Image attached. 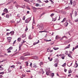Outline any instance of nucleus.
<instances>
[{
    "label": "nucleus",
    "instance_id": "obj_16",
    "mask_svg": "<svg viewBox=\"0 0 78 78\" xmlns=\"http://www.w3.org/2000/svg\"><path fill=\"white\" fill-rule=\"evenodd\" d=\"M16 7L17 8H18L19 7L21 8V6L17 4L16 5Z\"/></svg>",
    "mask_w": 78,
    "mask_h": 78
},
{
    "label": "nucleus",
    "instance_id": "obj_28",
    "mask_svg": "<svg viewBox=\"0 0 78 78\" xmlns=\"http://www.w3.org/2000/svg\"><path fill=\"white\" fill-rule=\"evenodd\" d=\"M74 13H75V17H76V16H77V12H76V11H75Z\"/></svg>",
    "mask_w": 78,
    "mask_h": 78
},
{
    "label": "nucleus",
    "instance_id": "obj_40",
    "mask_svg": "<svg viewBox=\"0 0 78 78\" xmlns=\"http://www.w3.org/2000/svg\"><path fill=\"white\" fill-rule=\"evenodd\" d=\"M32 9H33L34 10H36V9H37V8H36L35 7H32Z\"/></svg>",
    "mask_w": 78,
    "mask_h": 78
},
{
    "label": "nucleus",
    "instance_id": "obj_37",
    "mask_svg": "<svg viewBox=\"0 0 78 78\" xmlns=\"http://www.w3.org/2000/svg\"><path fill=\"white\" fill-rule=\"evenodd\" d=\"M6 18H9V15H6Z\"/></svg>",
    "mask_w": 78,
    "mask_h": 78
},
{
    "label": "nucleus",
    "instance_id": "obj_18",
    "mask_svg": "<svg viewBox=\"0 0 78 78\" xmlns=\"http://www.w3.org/2000/svg\"><path fill=\"white\" fill-rule=\"evenodd\" d=\"M26 37V34H23L22 35V38H23V37Z\"/></svg>",
    "mask_w": 78,
    "mask_h": 78
},
{
    "label": "nucleus",
    "instance_id": "obj_51",
    "mask_svg": "<svg viewBox=\"0 0 78 78\" xmlns=\"http://www.w3.org/2000/svg\"><path fill=\"white\" fill-rule=\"evenodd\" d=\"M4 69H3V68L1 67V68L0 69V70H3Z\"/></svg>",
    "mask_w": 78,
    "mask_h": 78
},
{
    "label": "nucleus",
    "instance_id": "obj_5",
    "mask_svg": "<svg viewBox=\"0 0 78 78\" xmlns=\"http://www.w3.org/2000/svg\"><path fill=\"white\" fill-rule=\"evenodd\" d=\"M10 34H11V36L13 35L14 34V31H12L10 32Z\"/></svg>",
    "mask_w": 78,
    "mask_h": 78
},
{
    "label": "nucleus",
    "instance_id": "obj_57",
    "mask_svg": "<svg viewBox=\"0 0 78 78\" xmlns=\"http://www.w3.org/2000/svg\"><path fill=\"white\" fill-rule=\"evenodd\" d=\"M44 2H46V3H48V0L44 1Z\"/></svg>",
    "mask_w": 78,
    "mask_h": 78
},
{
    "label": "nucleus",
    "instance_id": "obj_17",
    "mask_svg": "<svg viewBox=\"0 0 78 78\" xmlns=\"http://www.w3.org/2000/svg\"><path fill=\"white\" fill-rule=\"evenodd\" d=\"M17 41L18 42H20L21 41V38L19 37L17 39Z\"/></svg>",
    "mask_w": 78,
    "mask_h": 78
},
{
    "label": "nucleus",
    "instance_id": "obj_19",
    "mask_svg": "<svg viewBox=\"0 0 78 78\" xmlns=\"http://www.w3.org/2000/svg\"><path fill=\"white\" fill-rule=\"evenodd\" d=\"M70 8V6H68V7H66L65 8V9H69Z\"/></svg>",
    "mask_w": 78,
    "mask_h": 78
},
{
    "label": "nucleus",
    "instance_id": "obj_47",
    "mask_svg": "<svg viewBox=\"0 0 78 78\" xmlns=\"http://www.w3.org/2000/svg\"><path fill=\"white\" fill-rule=\"evenodd\" d=\"M8 51L7 53H11V51L10 50H7Z\"/></svg>",
    "mask_w": 78,
    "mask_h": 78
},
{
    "label": "nucleus",
    "instance_id": "obj_33",
    "mask_svg": "<svg viewBox=\"0 0 78 78\" xmlns=\"http://www.w3.org/2000/svg\"><path fill=\"white\" fill-rule=\"evenodd\" d=\"M68 51H66V52H65V55H69V54H68Z\"/></svg>",
    "mask_w": 78,
    "mask_h": 78
},
{
    "label": "nucleus",
    "instance_id": "obj_50",
    "mask_svg": "<svg viewBox=\"0 0 78 78\" xmlns=\"http://www.w3.org/2000/svg\"><path fill=\"white\" fill-rule=\"evenodd\" d=\"M26 42V41H24V40L23 41V42L22 43V44H24V43H25V42Z\"/></svg>",
    "mask_w": 78,
    "mask_h": 78
},
{
    "label": "nucleus",
    "instance_id": "obj_52",
    "mask_svg": "<svg viewBox=\"0 0 78 78\" xmlns=\"http://www.w3.org/2000/svg\"><path fill=\"white\" fill-rule=\"evenodd\" d=\"M43 32H44V33H48V32L46 30L43 31Z\"/></svg>",
    "mask_w": 78,
    "mask_h": 78
},
{
    "label": "nucleus",
    "instance_id": "obj_54",
    "mask_svg": "<svg viewBox=\"0 0 78 78\" xmlns=\"http://www.w3.org/2000/svg\"><path fill=\"white\" fill-rule=\"evenodd\" d=\"M72 14H73V12L70 13V15L71 16V17H72Z\"/></svg>",
    "mask_w": 78,
    "mask_h": 78
},
{
    "label": "nucleus",
    "instance_id": "obj_35",
    "mask_svg": "<svg viewBox=\"0 0 78 78\" xmlns=\"http://www.w3.org/2000/svg\"><path fill=\"white\" fill-rule=\"evenodd\" d=\"M72 72V70L71 69H69V73H70Z\"/></svg>",
    "mask_w": 78,
    "mask_h": 78
},
{
    "label": "nucleus",
    "instance_id": "obj_24",
    "mask_svg": "<svg viewBox=\"0 0 78 78\" xmlns=\"http://www.w3.org/2000/svg\"><path fill=\"white\" fill-rule=\"evenodd\" d=\"M56 19H57V17H55V18L53 19V20L54 21V22H55V21H56Z\"/></svg>",
    "mask_w": 78,
    "mask_h": 78
},
{
    "label": "nucleus",
    "instance_id": "obj_25",
    "mask_svg": "<svg viewBox=\"0 0 78 78\" xmlns=\"http://www.w3.org/2000/svg\"><path fill=\"white\" fill-rule=\"evenodd\" d=\"M39 28L40 30H42L44 29V27H40Z\"/></svg>",
    "mask_w": 78,
    "mask_h": 78
},
{
    "label": "nucleus",
    "instance_id": "obj_32",
    "mask_svg": "<svg viewBox=\"0 0 78 78\" xmlns=\"http://www.w3.org/2000/svg\"><path fill=\"white\" fill-rule=\"evenodd\" d=\"M40 70L41 71H39V73H42V72H43V69H40Z\"/></svg>",
    "mask_w": 78,
    "mask_h": 78
},
{
    "label": "nucleus",
    "instance_id": "obj_48",
    "mask_svg": "<svg viewBox=\"0 0 78 78\" xmlns=\"http://www.w3.org/2000/svg\"><path fill=\"white\" fill-rule=\"evenodd\" d=\"M28 27H27V26L26 27V28L25 29V31H27V30H28Z\"/></svg>",
    "mask_w": 78,
    "mask_h": 78
},
{
    "label": "nucleus",
    "instance_id": "obj_36",
    "mask_svg": "<svg viewBox=\"0 0 78 78\" xmlns=\"http://www.w3.org/2000/svg\"><path fill=\"white\" fill-rule=\"evenodd\" d=\"M25 64H26V66H28V62H25Z\"/></svg>",
    "mask_w": 78,
    "mask_h": 78
},
{
    "label": "nucleus",
    "instance_id": "obj_64",
    "mask_svg": "<svg viewBox=\"0 0 78 78\" xmlns=\"http://www.w3.org/2000/svg\"><path fill=\"white\" fill-rule=\"evenodd\" d=\"M50 50L49 49H47V51H50Z\"/></svg>",
    "mask_w": 78,
    "mask_h": 78
},
{
    "label": "nucleus",
    "instance_id": "obj_42",
    "mask_svg": "<svg viewBox=\"0 0 78 78\" xmlns=\"http://www.w3.org/2000/svg\"><path fill=\"white\" fill-rule=\"evenodd\" d=\"M24 1L26 2H29V3L30 2V0H24Z\"/></svg>",
    "mask_w": 78,
    "mask_h": 78
},
{
    "label": "nucleus",
    "instance_id": "obj_62",
    "mask_svg": "<svg viewBox=\"0 0 78 78\" xmlns=\"http://www.w3.org/2000/svg\"><path fill=\"white\" fill-rule=\"evenodd\" d=\"M73 64V63L72 62V63L70 64V65L69 66H68L69 67H70V66H72V65Z\"/></svg>",
    "mask_w": 78,
    "mask_h": 78
},
{
    "label": "nucleus",
    "instance_id": "obj_45",
    "mask_svg": "<svg viewBox=\"0 0 78 78\" xmlns=\"http://www.w3.org/2000/svg\"><path fill=\"white\" fill-rule=\"evenodd\" d=\"M5 73V72H2L1 73H0V75H1V74H2V75H3Z\"/></svg>",
    "mask_w": 78,
    "mask_h": 78
},
{
    "label": "nucleus",
    "instance_id": "obj_8",
    "mask_svg": "<svg viewBox=\"0 0 78 78\" xmlns=\"http://www.w3.org/2000/svg\"><path fill=\"white\" fill-rule=\"evenodd\" d=\"M64 25L65 27H67L68 25H69V23L67 22H66L65 23Z\"/></svg>",
    "mask_w": 78,
    "mask_h": 78
},
{
    "label": "nucleus",
    "instance_id": "obj_1",
    "mask_svg": "<svg viewBox=\"0 0 78 78\" xmlns=\"http://www.w3.org/2000/svg\"><path fill=\"white\" fill-rule=\"evenodd\" d=\"M31 20V18H28L25 20V23H28Z\"/></svg>",
    "mask_w": 78,
    "mask_h": 78
},
{
    "label": "nucleus",
    "instance_id": "obj_13",
    "mask_svg": "<svg viewBox=\"0 0 78 78\" xmlns=\"http://www.w3.org/2000/svg\"><path fill=\"white\" fill-rule=\"evenodd\" d=\"M4 12H6V13H7V12H8V9H4Z\"/></svg>",
    "mask_w": 78,
    "mask_h": 78
},
{
    "label": "nucleus",
    "instance_id": "obj_22",
    "mask_svg": "<svg viewBox=\"0 0 78 78\" xmlns=\"http://www.w3.org/2000/svg\"><path fill=\"white\" fill-rule=\"evenodd\" d=\"M20 59H23V60H24V57H23V56H21L20 57Z\"/></svg>",
    "mask_w": 78,
    "mask_h": 78
},
{
    "label": "nucleus",
    "instance_id": "obj_23",
    "mask_svg": "<svg viewBox=\"0 0 78 78\" xmlns=\"http://www.w3.org/2000/svg\"><path fill=\"white\" fill-rule=\"evenodd\" d=\"M43 64H43V62H41L40 63V66H41L43 65Z\"/></svg>",
    "mask_w": 78,
    "mask_h": 78
},
{
    "label": "nucleus",
    "instance_id": "obj_63",
    "mask_svg": "<svg viewBox=\"0 0 78 78\" xmlns=\"http://www.w3.org/2000/svg\"><path fill=\"white\" fill-rule=\"evenodd\" d=\"M22 76H23V77H25V75L23 74Z\"/></svg>",
    "mask_w": 78,
    "mask_h": 78
},
{
    "label": "nucleus",
    "instance_id": "obj_29",
    "mask_svg": "<svg viewBox=\"0 0 78 78\" xmlns=\"http://www.w3.org/2000/svg\"><path fill=\"white\" fill-rule=\"evenodd\" d=\"M66 63H65L64 64H63L62 66V67H65L66 66Z\"/></svg>",
    "mask_w": 78,
    "mask_h": 78
},
{
    "label": "nucleus",
    "instance_id": "obj_58",
    "mask_svg": "<svg viewBox=\"0 0 78 78\" xmlns=\"http://www.w3.org/2000/svg\"><path fill=\"white\" fill-rule=\"evenodd\" d=\"M27 9H29V10H30V7H27Z\"/></svg>",
    "mask_w": 78,
    "mask_h": 78
},
{
    "label": "nucleus",
    "instance_id": "obj_43",
    "mask_svg": "<svg viewBox=\"0 0 78 78\" xmlns=\"http://www.w3.org/2000/svg\"><path fill=\"white\" fill-rule=\"evenodd\" d=\"M10 67H11V68H14L15 67V66L14 65H12L10 66Z\"/></svg>",
    "mask_w": 78,
    "mask_h": 78
},
{
    "label": "nucleus",
    "instance_id": "obj_3",
    "mask_svg": "<svg viewBox=\"0 0 78 78\" xmlns=\"http://www.w3.org/2000/svg\"><path fill=\"white\" fill-rule=\"evenodd\" d=\"M7 39L9 42H10L11 41V37H8L7 38Z\"/></svg>",
    "mask_w": 78,
    "mask_h": 78
},
{
    "label": "nucleus",
    "instance_id": "obj_31",
    "mask_svg": "<svg viewBox=\"0 0 78 78\" xmlns=\"http://www.w3.org/2000/svg\"><path fill=\"white\" fill-rule=\"evenodd\" d=\"M37 2L38 3H42V2H41V0H37Z\"/></svg>",
    "mask_w": 78,
    "mask_h": 78
},
{
    "label": "nucleus",
    "instance_id": "obj_55",
    "mask_svg": "<svg viewBox=\"0 0 78 78\" xmlns=\"http://www.w3.org/2000/svg\"><path fill=\"white\" fill-rule=\"evenodd\" d=\"M75 22H78V19L75 20Z\"/></svg>",
    "mask_w": 78,
    "mask_h": 78
},
{
    "label": "nucleus",
    "instance_id": "obj_14",
    "mask_svg": "<svg viewBox=\"0 0 78 78\" xmlns=\"http://www.w3.org/2000/svg\"><path fill=\"white\" fill-rule=\"evenodd\" d=\"M68 56H69V58H72V59L73 58H72V57L71 55H70V54H68Z\"/></svg>",
    "mask_w": 78,
    "mask_h": 78
},
{
    "label": "nucleus",
    "instance_id": "obj_27",
    "mask_svg": "<svg viewBox=\"0 0 78 78\" xmlns=\"http://www.w3.org/2000/svg\"><path fill=\"white\" fill-rule=\"evenodd\" d=\"M66 18H65L63 19V20L61 21V22H62V23H64V22H65V20H66Z\"/></svg>",
    "mask_w": 78,
    "mask_h": 78
},
{
    "label": "nucleus",
    "instance_id": "obj_34",
    "mask_svg": "<svg viewBox=\"0 0 78 78\" xmlns=\"http://www.w3.org/2000/svg\"><path fill=\"white\" fill-rule=\"evenodd\" d=\"M75 66H76L75 68H77V67H78V63H76L75 64Z\"/></svg>",
    "mask_w": 78,
    "mask_h": 78
},
{
    "label": "nucleus",
    "instance_id": "obj_56",
    "mask_svg": "<svg viewBox=\"0 0 78 78\" xmlns=\"http://www.w3.org/2000/svg\"><path fill=\"white\" fill-rule=\"evenodd\" d=\"M8 71H9V72H8V73H9L10 72H11V70H9V69H8Z\"/></svg>",
    "mask_w": 78,
    "mask_h": 78
},
{
    "label": "nucleus",
    "instance_id": "obj_60",
    "mask_svg": "<svg viewBox=\"0 0 78 78\" xmlns=\"http://www.w3.org/2000/svg\"><path fill=\"white\" fill-rule=\"evenodd\" d=\"M75 48H76H76H78V45H76V47H75Z\"/></svg>",
    "mask_w": 78,
    "mask_h": 78
},
{
    "label": "nucleus",
    "instance_id": "obj_46",
    "mask_svg": "<svg viewBox=\"0 0 78 78\" xmlns=\"http://www.w3.org/2000/svg\"><path fill=\"white\" fill-rule=\"evenodd\" d=\"M23 20H25V16H24L23 18Z\"/></svg>",
    "mask_w": 78,
    "mask_h": 78
},
{
    "label": "nucleus",
    "instance_id": "obj_38",
    "mask_svg": "<svg viewBox=\"0 0 78 78\" xmlns=\"http://www.w3.org/2000/svg\"><path fill=\"white\" fill-rule=\"evenodd\" d=\"M76 5V2H73V6H75Z\"/></svg>",
    "mask_w": 78,
    "mask_h": 78
},
{
    "label": "nucleus",
    "instance_id": "obj_4",
    "mask_svg": "<svg viewBox=\"0 0 78 78\" xmlns=\"http://www.w3.org/2000/svg\"><path fill=\"white\" fill-rule=\"evenodd\" d=\"M33 67H35V68H37V66L36 65V64L34 63L33 65Z\"/></svg>",
    "mask_w": 78,
    "mask_h": 78
},
{
    "label": "nucleus",
    "instance_id": "obj_2",
    "mask_svg": "<svg viewBox=\"0 0 78 78\" xmlns=\"http://www.w3.org/2000/svg\"><path fill=\"white\" fill-rule=\"evenodd\" d=\"M23 55L24 56H28V55H30V53L29 52L24 53L23 54Z\"/></svg>",
    "mask_w": 78,
    "mask_h": 78
},
{
    "label": "nucleus",
    "instance_id": "obj_53",
    "mask_svg": "<svg viewBox=\"0 0 78 78\" xmlns=\"http://www.w3.org/2000/svg\"><path fill=\"white\" fill-rule=\"evenodd\" d=\"M54 16V14L53 13H52V14H51V15H50V16L51 17H52V16Z\"/></svg>",
    "mask_w": 78,
    "mask_h": 78
},
{
    "label": "nucleus",
    "instance_id": "obj_61",
    "mask_svg": "<svg viewBox=\"0 0 78 78\" xmlns=\"http://www.w3.org/2000/svg\"><path fill=\"white\" fill-rule=\"evenodd\" d=\"M64 37H65L66 39H67V38L66 37V36H64L63 37H62V38H64Z\"/></svg>",
    "mask_w": 78,
    "mask_h": 78
},
{
    "label": "nucleus",
    "instance_id": "obj_21",
    "mask_svg": "<svg viewBox=\"0 0 78 78\" xmlns=\"http://www.w3.org/2000/svg\"><path fill=\"white\" fill-rule=\"evenodd\" d=\"M53 49L54 50H58V49H59V48L54 47L53 48Z\"/></svg>",
    "mask_w": 78,
    "mask_h": 78
},
{
    "label": "nucleus",
    "instance_id": "obj_39",
    "mask_svg": "<svg viewBox=\"0 0 78 78\" xmlns=\"http://www.w3.org/2000/svg\"><path fill=\"white\" fill-rule=\"evenodd\" d=\"M29 39H32V38H31V35H30L29 36Z\"/></svg>",
    "mask_w": 78,
    "mask_h": 78
},
{
    "label": "nucleus",
    "instance_id": "obj_30",
    "mask_svg": "<svg viewBox=\"0 0 78 78\" xmlns=\"http://www.w3.org/2000/svg\"><path fill=\"white\" fill-rule=\"evenodd\" d=\"M34 59H38V57H37V56H35L34 57Z\"/></svg>",
    "mask_w": 78,
    "mask_h": 78
},
{
    "label": "nucleus",
    "instance_id": "obj_41",
    "mask_svg": "<svg viewBox=\"0 0 78 78\" xmlns=\"http://www.w3.org/2000/svg\"><path fill=\"white\" fill-rule=\"evenodd\" d=\"M55 76V75L54 73H52L51 74V76L52 77H53V76Z\"/></svg>",
    "mask_w": 78,
    "mask_h": 78
},
{
    "label": "nucleus",
    "instance_id": "obj_26",
    "mask_svg": "<svg viewBox=\"0 0 78 78\" xmlns=\"http://www.w3.org/2000/svg\"><path fill=\"white\" fill-rule=\"evenodd\" d=\"M22 44H20L19 46V50H20L21 48H21V47H22Z\"/></svg>",
    "mask_w": 78,
    "mask_h": 78
},
{
    "label": "nucleus",
    "instance_id": "obj_12",
    "mask_svg": "<svg viewBox=\"0 0 78 78\" xmlns=\"http://www.w3.org/2000/svg\"><path fill=\"white\" fill-rule=\"evenodd\" d=\"M34 18H33V25H35V21H34Z\"/></svg>",
    "mask_w": 78,
    "mask_h": 78
},
{
    "label": "nucleus",
    "instance_id": "obj_6",
    "mask_svg": "<svg viewBox=\"0 0 78 78\" xmlns=\"http://www.w3.org/2000/svg\"><path fill=\"white\" fill-rule=\"evenodd\" d=\"M21 20V19L20 18V19H17V23H19V22L20 21V20Z\"/></svg>",
    "mask_w": 78,
    "mask_h": 78
},
{
    "label": "nucleus",
    "instance_id": "obj_7",
    "mask_svg": "<svg viewBox=\"0 0 78 78\" xmlns=\"http://www.w3.org/2000/svg\"><path fill=\"white\" fill-rule=\"evenodd\" d=\"M70 47V44H69L67 47H66L65 48V49H67V48H69Z\"/></svg>",
    "mask_w": 78,
    "mask_h": 78
},
{
    "label": "nucleus",
    "instance_id": "obj_11",
    "mask_svg": "<svg viewBox=\"0 0 78 78\" xmlns=\"http://www.w3.org/2000/svg\"><path fill=\"white\" fill-rule=\"evenodd\" d=\"M44 41H46V42H50V41H51V39H50L49 40H47V39H45L44 40Z\"/></svg>",
    "mask_w": 78,
    "mask_h": 78
},
{
    "label": "nucleus",
    "instance_id": "obj_49",
    "mask_svg": "<svg viewBox=\"0 0 78 78\" xmlns=\"http://www.w3.org/2000/svg\"><path fill=\"white\" fill-rule=\"evenodd\" d=\"M10 34V32L9 33H7L6 34L7 36H9Z\"/></svg>",
    "mask_w": 78,
    "mask_h": 78
},
{
    "label": "nucleus",
    "instance_id": "obj_59",
    "mask_svg": "<svg viewBox=\"0 0 78 78\" xmlns=\"http://www.w3.org/2000/svg\"><path fill=\"white\" fill-rule=\"evenodd\" d=\"M36 6H39V4H37V3L36 4Z\"/></svg>",
    "mask_w": 78,
    "mask_h": 78
},
{
    "label": "nucleus",
    "instance_id": "obj_20",
    "mask_svg": "<svg viewBox=\"0 0 78 78\" xmlns=\"http://www.w3.org/2000/svg\"><path fill=\"white\" fill-rule=\"evenodd\" d=\"M59 39V36L57 35L56 36L55 39Z\"/></svg>",
    "mask_w": 78,
    "mask_h": 78
},
{
    "label": "nucleus",
    "instance_id": "obj_15",
    "mask_svg": "<svg viewBox=\"0 0 78 78\" xmlns=\"http://www.w3.org/2000/svg\"><path fill=\"white\" fill-rule=\"evenodd\" d=\"M21 8H25V4H24L22 6H21Z\"/></svg>",
    "mask_w": 78,
    "mask_h": 78
},
{
    "label": "nucleus",
    "instance_id": "obj_9",
    "mask_svg": "<svg viewBox=\"0 0 78 78\" xmlns=\"http://www.w3.org/2000/svg\"><path fill=\"white\" fill-rule=\"evenodd\" d=\"M12 49H13V47H10L7 49V50H12Z\"/></svg>",
    "mask_w": 78,
    "mask_h": 78
},
{
    "label": "nucleus",
    "instance_id": "obj_10",
    "mask_svg": "<svg viewBox=\"0 0 78 78\" xmlns=\"http://www.w3.org/2000/svg\"><path fill=\"white\" fill-rule=\"evenodd\" d=\"M62 56H63L62 57V59H64V58H65V55L64 54H62L61 55Z\"/></svg>",
    "mask_w": 78,
    "mask_h": 78
},
{
    "label": "nucleus",
    "instance_id": "obj_44",
    "mask_svg": "<svg viewBox=\"0 0 78 78\" xmlns=\"http://www.w3.org/2000/svg\"><path fill=\"white\" fill-rule=\"evenodd\" d=\"M54 66L55 67H57V66H58V63H55L54 64Z\"/></svg>",
    "mask_w": 78,
    "mask_h": 78
}]
</instances>
